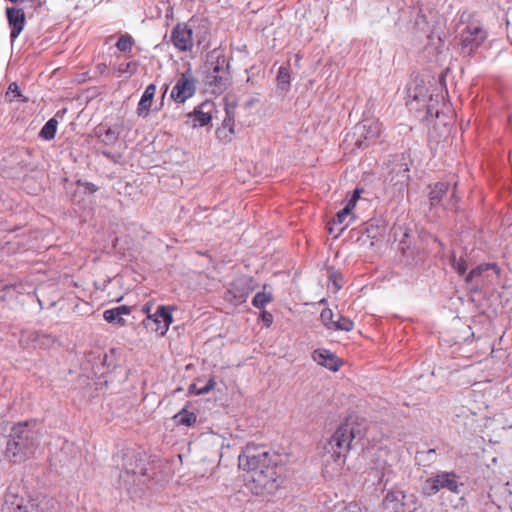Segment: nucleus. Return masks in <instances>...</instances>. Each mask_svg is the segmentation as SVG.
I'll return each instance as SVG.
<instances>
[{
	"label": "nucleus",
	"instance_id": "13",
	"mask_svg": "<svg viewBox=\"0 0 512 512\" xmlns=\"http://www.w3.org/2000/svg\"><path fill=\"white\" fill-rule=\"evenodd\" d=\"M251 289L247 278H239L233 281L225 293L227 301L234 305H240L246 302Z\"/></svg>",
	"mask_w": 512,
	"mask_h": 512
},
{
	"label": "nucleus",
	"instance_id": "51",
	"mask_svg": "<svg viewBox=\"0 0 512 512\" xmlns=\"http://www.w3.org/2000/svg\"><path fill=\"white\" fill-rule=\"evenodd\" d=\"M334 231H335V226H328V232H329V234L334 233Z\"/></svg>",
	"mask_w": 512,
	"mask_h": 512
},
{
	"label": "nucleus",
	"instance_id": "10",
	"mask_svg": "<svg viewBox=\"0 0 512 512\" xmlns=\"http://www.w3.org/2000/svg\"><path fill=\"white\" fill-rule=\"evenodd\" d=\"M193 28L190 23H177L171 31V42L180 52H190L194 47Z\"/></svg>",
	"mask_w": 512,
	"mask_h": 512
},
{
	"label": "nucleus",
	"instance_id": "48",
	"mask_svg": "<svg viewBox=\"0 0 512 512\" xmlns=\"http://www.w3.org/2000/svg\"><path fill=\"white\" fill-rule=\"evenodd\" d=\"M340 229L338 230L337 234L335 235V237H338L344 230L347 226H339Z\"/></svg>",
	"mask_w": 512,
	"mask_h": 512
},
{
	"label": "nucleus",
	"instance_id": "24",
	"mask_svg": "<svg viewBox=\"0 0 512 512\" xmlns=\"http://www.w3.org/2000/svg\"><path fill=\"white\" fill-rule=\"evenodd\" d=\"M449 189V184L446 182H438L434 185L429 193V200L431 206H436L439 203H442L443 196L447 194Z\"/></svg>",
	"mask_w": 512,
	"mask_h": 512
},
{
	"label": "nucleus",
	"instance_id": "38",
	"mask_svg": "<svg viewBox=\"0 0 512 512\" xmlns=\"http://www.w3.org/2000/svg\"><path fill=\"white\" fill-rule=\"evenodd\" d=\"M215 387L214 379H209L208 382L196 391L197 395H203L209 393Z\"/></svg>",
	"mask_w": 512,
	"mask_h": 512
},
{
	"label": "nucleus",
	"instance_id": "36",
	"mask_svg": "<svg viewBox=\"0 0 512 512\" xmlns=\"http://www.w3.org/2000/svg\"><path fill=\"white\" fill-rule=\"evenodd\" d=\"M425 90V87H416L413 94V99L417 101L419 104L422 103L423 105H426L427 98L426 95L423 93Z\"/></svg>",
	"mask_w": 512,
	"mask_h": 512
},
{
	"label": "nucleus",
	"instance_id": "14",
	"mask_svg": "<svg viewBox=\"0 0 512 512\" xmlns=\"http://www.w3.org/2000/svg\"><path fill=\"white\" fill-rule=\"evenodd\" d=\"M215 105L212 101H204L194 108L192 112L187 114V118L191 120L193 127H203L212 120V113Z\"/></svg>",
	"mask_w": 512,
	"mask_h": 512
},
{
	"label": "nucleus",
	"instance_id": "46",
	"mask_svg": "<svg viewBox=\"0 0 512 512\" xmlns=\"http://www.w3.org/2000/svg\"><path fill=\"white\" fill-rule=\"evenodd\" d=\"M417 502L414 505H411L409 509H406V512H422L419 507L416 506Z\"/></svg>",
	"mask_w": 512,
	"mask_h": 512
},
{
	"label": "nucleus",
	"instance_id": "50",
	"mask_svg": "<svg viewBox=\"0 0 512 512\" xmlns=\"http://www.w3.org/2000/svg\"><path fill=\"white\" fill-rule=\"evenodd\" d=\"M432 113H433L432 106L431 105H427V114L432 115Z\"/></svg>",
	"mask_w": 512,
	"mask_h": 512
},
{
	"label": "nucleus",
	"instance_id": "39",
	"mask_svg": "<svg viewBox=\"0 0 512 512\" xmlns=\"http://www.w3.org/2000/svg\"><path fill=\"white\" fill-rule=\"evenodd\" d=\"M102 154L108 158L109 160H111L113 163H120L121 162V154L119 153H112L108 150H104L102 151Z\"/></svg>",
	"mask_w": 512,
	"mask_h": 512
},
{
	"label": "nucleus",
	"instance_id": "16",
	"mask_svg": "<svg viewBox=\"0 0 512 512\" xmlns=\"http://www.w3.org/2000/svg\"><path fill=\"white\" fill-rule=\"evenodd\" d=\"M312 359L318 364L321 365L333 372H336L340 368V361L338 357L327 349H316L312 353Z\"/></svg>",
	"mask_w": 512,
	"mask_h": 512
},
{
	"label": "nucleus",
	"instance_id": "42",
	"mask_svg": "<svg viewBox=\"0 0 512 512\" xmlns=\"http://www.w3.org/2000/svg\"><path fill=\"white\" fill-rule=\"evenodd\" d=\"M375 467L376 469L381 471L382 476H384L386 472L389 471L390 468L389 465L387 464V461L375 463Z\"/></svg>",
	"mask_w": 512,
	"mask_h": 512
},
{
	"label": "nucleus",
	"instance_id": "47",
	"mask_svg": "<svg viewBox=\"0 0 512 512\" xmlns=\"http://www.w3.org/2000/svg\"><path fill=\"white\" fill-rule=\"evenodd\" d=\"M130 471L128 469H125L122 473H120L119 477L120 479H124L126 476H128Z\"/></svg>",
	"mask_w": 512,
	"mask_h": 512
},
{
	"label": "nucleus",
	"instance_id": "15",
	"mask_svg": "<svg viewBox=\"0 0 512 512\" xmlns=\"http://www.w3.org/2000/svg\"><path fill=\"white\" fill-rule=\"evenodd\" d=\"M6 16L9 26L11 27L10 38L11 41L14 42L25 27V14L22 9L7 7Z\"/></svg>",
	"mask_w": 512,
	"mask_h": 512
},
{
	"label": "nucleus",
	"instance_id": "44",
	"mask_svg": "<svg viewBox=\"0 0 512 512\" xmlns=\"http://www.w3.org/2000/svg\"><path fill=\"white\" fill-rule=\"evenodd\" d=\"M262 320L266 326H270L273 322V316L267 311L262 312Z\"/></svg>",
	"mask_w": 512,
	"mask_h": 512
},
{
	"label": "nucleus",
	"instance_id": "5",
	"mask_svg": "<svg viewBox=\"0 0 512 512\" xmlns=\"http://www.w3.org/2000/svg\"><path fill=\"white\" fill-rule=\"evenodd\" d=\"M464 484L460 476L453 471H440L425 480L422 491L428 496L435 495L440 490H447L454 494H460Z\"/></svg>",
	"mask_w": 512,
	"mask_h": 512
},
{
	"label": "nucleus",
	"instance_id": "26",
	"mask_svg": "<svg viewBox=\"0 0 512 512\" xmlns=\"http://www.w3.org/2000/svg\"><path fill=\"white\" fill-rule=\"evenodd\" d=\"M175 421L184 426H191L196 422V415L186 409H182L174 416Z\"/></svg>",
	"mask_w": 512,
	"mask_h": 512
},
{
	"label": "nucleus",
	"instance_id": "27",
	"mask_svg": "<svg viewBox=\"0 0 512 512\" xmlns=\"http://www.w3.org/2000/svg\"><path fill=\"white\" fill-rule=\"evenodd\" d=\"M409 169L405 164L399 165V169L397 171V180L393 183V185L398 187V190L401 191L406 185V182L409 178L408 175Z\"/></svg>",
	"mask_w": 512,
	"mask_h": 512
},
{
	"label": "nucleus",
	"instance_id": "53",
	"mask_svg": "<svg viewBox=\"0 0 512 512\" xmlns=\"http://www.w3.org/2000/svg\"><path fill=\"white\" fill-rule=\"evenodd\" d=\"M393 181H394V178H393V177H391V178L389 179V183H393Z\"/></svg>",
	"mask_w": 512,
	"mask_h": 512
},
{
	"label": "nucleus",
	"instance_id": "19",
	"mask_svg": "<svg viewBox=\"0 0 512 512\" xmlns=\"http://www.w3.org/2000/svg\"><path fill=\"white\" fill-rule=\"evenodd\" d=\"M130 313H131V308L129 306L120 305V306L105 310L103 312V318L108 323L123 326L125 324V320L123 319V316L129 315Z\"/></svg>",
	"mask_w": 512,
	"mask_h": 512
},
{
	"label": "nucleus",
	"instance_id": "37",
	"mask_svg": "<svg viewBox=\"0 0 512 512\" xmlns=\"http://www.w3.org/2000/svg\"><path fill=\"white\" fill-rule=\"evenodd\" d=\"M329 282L333 285L335 291H338L342 288V279L341 276L337 273H332L330 275Z\"/></svg>",
	"mask_w": 512,
	"mask_h": 512
},
{
	"label": "nucleus",
	"instance_id": "34",
	"mask_svg": "<svg viewBox=\"0 0 512 512\" xmlns=\"http://www.w3.org/2000/svg\"><path fill=\"white\" fill-rule=\"evenodd\" d=\"M453 268L459 275H461V276L467 275L466 271L468 269V264L463 257H460L458 260H454Z\"/></svg>",
	"mask_w": 512,
	"mask_h": 512
},
{
	"label": "nucleus",
	"instance_id": "8",
	"mask_svg": "<svg viewBox=\"0 0 512 512\" xmlns=\"http://www.w3.org/2000/svg\"><path fill=\"white\" fill-rule=\"evenodd\" d=\"M416 502L415 494H405L402 490L392 489L386 493L383 499L382 510L383 512H406V509Z\"/></svg>",
	"mask_w": 512,
	"mask_h": 512
},
{
	"label": "nucleus",
	"instance_id": "9",
	"mask_svg": "<svg viewBox=\"0 0 512 512\" xmlns=\"http://www.w3.org/2000/svg\"><path fill=\"white\" fill-rule=\"evenodd\" d=\"M196 92V79L189 68L187 71L182 73L177 79L174 87L172 88L170 97L176 103H184Z\"/></svg>",
	"mask_w": 512,
	"mask_h": 512
},
{
	"label": "nucleus",
	"instance_id": "33",
	"mask_svg": "<svg viewBox=\"0 0 512 512\" xmlns=\"http://www.w3.org/2000/svg\"><path fill=\"white\" fill-rule=\"evenodd\" d=\"M226 129L229 131L230 134L234 133V114L229 108L226 109V116L222 123V129L219 130V132H222Z\"/></svg>",
	"mask_w": 512,
	"mask_h": 512
},
{
	"label": "nucleus",
	"instance_id": "2",
	"mask_svg": "<svg viewBox=\"0 0 512 512\" xmlns=\"http://www.w3.org/2000/svg\"><path fill=\"white\" fill-rule=\"evenodd\" d=\"M5 458L19 463L31 457L40 444V427L35 420L14 424L3 441Z\"/></svg>",
	"mask_w": 512,
	"mask_h": 512
},
{
	"label": "nucleus",
	"instance_id": "49",
	"mask_svg": "<svg viewBox=\"0 0 512 512\" xmlns=\"http://www.w3.org/2000/svg\"><path fill=\"white\" fill-rule=\"evenodd\" d=\"M442 205H443L445 208H452V207L454 206V203L452 202V200H450V201L448 202V204H447V205H445L444 203H443Z\"/></svg>",
	"mask_w": 512,
	"mask_h": 512
},
{
	"label": "nucleus",
	"instance_id": "23",
	"mask_svg": "<svg viewBox=\"0 0 512 512\" xmlns=\"http://www.w3.org/2000/svg\"><path fill=\"white\" fill-rule=\"evenodd\" d=\"M119 134L120 131L118 128L99 127L96 130L97 137L105 145H113L118 140Z\"/></svg>",
	"mask_w": 512,
	"mask_h": 512
},
{
	"label": "nucleus",
	"instance_id": "3",
	"mask_svg": "<svg viewBox=\"0 0 512 512\" xmlns=\"http://www.w3.org/2000/svg\"><path fill=\"white\" fill-rule=\"evenodd\" d=\"M355 432L351 424L343 423L323 446V462L326 467L332 463L333 470L339 471L345 463Z\"/></svg>",
	"mask_w": 512,
	"mask_h": 512
},
{
	"label": "nucleus",
	"instance_id": "7",
	"mask_svg": "<svg viewBox=\"0 0 512 512\" xmlns=\"http://www.w3.org/2000/svg\"><path fill=\"white\" fill-rule=\"evenodd\" d=\"M486 38L487 32L478 21L467 24L460 34L462 52L470 55L482 45Z\"/></svg>",
	"mask_w": 512,
	"mask_h": 512
},
{
	"label": "nucleus",
	"instance_id": "41",
	"mask_svg": "<svg viewBox=\"0 0 512 512\" xmlns=\"http://www.w3.org/2000/svg\"><path fill=\"white\" fill-rule=\"evenodd\" d=\"M13 94V97H20L21 93L16 83H11L8 87L7 95Z\"/></svg>",
	"mask_w": 512,
	"mask_h": 512
},
{
	"label": "nucleus",
	"instance_id": "1",
	"mask_svg": "<svg viewBox=\"0 0 512 512\" xmlns=\"http://www.w3.org/2000/svg\"><path fill=\"white\" fill-rule=\"evenodd\" d=\"M274 455L264 447L246 445L239 455V467L247 472V486L255 495L270 494L277 489Z\"/></svg>",
	"mask_w": 512,
	"mask_h": 512
},
{
	"label": "nucleus",
	"instance_id": "45",
	"mask_svg": "<svg viewBox=\"0 0 512 512\" xmlns=\"http://www.w3.org/2000/svg\"><path fill=\"white\" fill-rule=\"evenodd\" d=\"M359 510L360 509L357 504L350 503L343 508L342 512H359Z\"/></svg>",
	"mask_w": 512,
	"mask_h": 512
},
{
	"label": "nucleus",
	"instance_id": "52",
	"mask_svg": "<svg viewBox=\"0 0 512 512\" xmlns=\"http://www.w3.org/2000/svg\"><path fill=\"white\" fill-rule=\"evenodd\" d=\"M149 310H150V308H149V306H148V305H145V306L143 307V311H144V312L149 313Z\"/></svg>",
	"mask_w": 512,
	"mask_h": 512
},
{
	"label": "nucleus",
	"instance_id": "17",
	"mask_svg": "<svg viewBox=\"0 0 512 512\" xmlns=\"http://www.w3.org/2000/svg\"><path fill=\"white\" fill-rule=\"evenodd\" d=\"M148 318H153L154 322L158 324L157 331L163 335L167 332L170 324L173 321L171 309L169 307L160 305L153 315H148Z\"/></svg>",
	"mask_w": 512,
	"mask_h": 512
},
{
	"label": "nucleus",
	"instance_id": "21",
	"mask_svg": "<svg viewBox=\"0 0 512 512\" xmlns=\"http://www.w3.org/2000/svg\"><path fill=\"white\" fill-rule=\"evenodd\" d=\"M362 192H363V189L356 188L353 191L351 198L347 201L344 208L336 214L337 222L339 224H342L345 221L346 217L351 213V211L355 207L357 201L360 199Z\"/></svg>",
	"mask_w": 512,
	"mask_h": 512
},
{
	"label": "nucleus",
	"instance_id": "12",
	"mask_svg": "<svg viewBox=\"0 0 512 512\" xmlns=\"http://www.w3.org/2000/svg\"><path fill=\"white\" fill-rule=\"evenodd\" d=\"M55 337L37 331H23L20 337V345L23 348L49 349L55 344Z\"/></svg>",
	"mask_w": 512,
	"mask_h": 512
},
{
	"label": "nucleus",
	"instance_id": "31",
	"mask_svg": "<svg viewBox=\"0 0 512 512\" xmlns=\"http://www.w3.org/2000/svg\"><path fill=\"white\" fill-rule=\"evenodd\" d=\"M132 47H133V39L127 33L121 35L116 43V48L121 52H131Z\"/></svg>",
	"mask_w": 512,
	"mask_h": 512
},
{
	"label": "nucleus",
	"instance_id": "18",
	"mask_svg": "<svg viewBox=\"0 0 512 512\" xmlns=\"http://www.w3.org/2000/svg\"><path fill=\"white\" fill-rule=\"evenodd\" d=\"M155 93H156V85L155 84H149L141 98H140V101L138 103V106H137V115L139 117H146L148 116L149 112H150V109H151V106H152V102H153V99H154V96H155Z\"/></svg>",
	"mask_w": 512,
	"mask_h": 512
},
{
	"label": "nucleus",
	"instance_id": "4",
	"mask_svg": "<svg viewBox=\"0 0 512 512\" xmlns=\"http://www.w3.org/2000/svg\"><path fill=\"white\" fill-rule=\"evenodd\" d=\"M226 57L214 50L208 55L206 62L205 84L212 93L221 94L230 86V73Z\"/></svg>",
	"mask_w": 512,
	"mask_h": 512
},
{
	"label": "nucleus",
	"instance_id": "32",
	"mask_svg": "<svg viewBox=\"0 0 512 512\" xmlns=\"http://www.w3.org/2000/svg\"><path fill=\"white\" fill-rule=\"evenodd\" d=\"M334 313L331 309L325 308L321 311L320 319L323 325L330 330H333L335 325Z\"/></svg>",
	"mask_w": 512,
	"mask_h": 512
},
{
	"label": "nucleus",
	"instance_id": "25",
	"mask_svg": "<svg viewBox=\"0 0 512 512\" xmlns=\"http://www.w3.org/2000/svg\"><path fill=\"white\" fill-rule=\"evenodd\" d=\"M58 122L56 119H49L40 131V137L45 140H52L57 131Z\"/></svg>",
	"mask_w": 512,
	"mask_h": 512
},
{
	"label": "nucleus",
	"instance_id": "29",
	"mask_svg": "<svg viewBox=\"0 0 512 512\" xmlns=\"http://www.w3.org/2000/svg\"><path fill=\"white\" fill-rule=\"evenodd\" d=\"M277 83L282 90L287 89L290 85V73L289 70L284 66H281L278 69Z\"/></svg>",
	"mask_w": 512,
	"mask_h": 512
},
{
	"label": "nucleus",
	"instance_id": "30",
	"mask_svg": "<svg viewBox=\"0 0 512 512\" xmlns=\"http://www.w3.org/2000/svg\"><path fill=\"white\" fill-rule=\"evenodd\" d=\"M354 328V323L349 318L339 315L338 319L335 320V325L333 330L335 331H346L349 332Z\"/></svg>",
	"mask_w": 512,
	"mask_h": 512
},
{
	"label": "nucleus",
	"instance_id": "28",
	"mask_svg": "<svg viewBox=\"0 0 512 512\" xmlns=\"http://www.w3.org/2000/svg\"><path fill=\"white\" fill-rule=\"evenodd\" d=\"M271 300L272 295L270 293L258 292L252 299V305L258 309H264Z\"/></svg>",
	"mask_w": 512,
	"mask_h": 512
},
{
	"label": "nucleus",
	"instance_id": "22",
	"mask_svg": "<svg viewBox=\"0 0 512 512\" xmlns=\"http://www.w3.org/2000/svg\"><path fill=\"white\" fill-rule=\"evenodd\" d=\"M362 192H363V189L356 188L353 191L351 198L347 201L344 208L336 214L337 222L339 224H342L345 221L346 217L351 213V211L355 207L357 201L360 199Z\"/></svg>",
	"mask_w": 512,
	"mask_h": 512
},
{
	"label": "nucleus",
	"instance_id": "6",
	"mask_svg": "<svg viewBox=\"0 0 512 512\" xmlns=\"http://www.w3.org/2000/svg\"><path fill=\"white\" fill-rule=\"evenodd\" d=\"M500 275V268L495 263H484L472 269L465 277L467 284L474 283L472 292H482L485 288L492 285Z\"/></svg>",
	"mask_w": 512,
	"mask_h": 512
},
{
	"label": "nucleus",
	"instance_id": "43",
	"mask_svg": "<svg viewBox=\"0 0 512 512\" xmlns=\"http://www.w3.org/2000/svg\"><path fill=\"white\" fill-rule=\"evenodd\" d=\"M418 454L425 455L426 460L432 462L435 460L436 451L435 449H428L426 452H418Z\"/></svg>",
	"mask_w": 512,
	"mask_h": 512
},
{
	"label": "nucleus",
	"instance_id": "11",
	"mask_svg": "<svg viewBox=\"0 0 512 512\" xmlns=\"http://www.w3.org/2000/svg\"><path fill=\"white\" fill-rule=\"evenodd\" d=\"M382 133V124L376 119H365L355 127V134L360 138L356 141L359 148H364L366 143L375 142Z\"/></svg>",
	"mask_w": 512,
	"mask_h": 512
},
{
	"label": "nucleus",
	"instance_id": "20",
	"mask_svg": "<svg viewBox=\"0 0 512 512\" xmlns=\"http://www.w3.org/2000/svg\"><path fill=\"white\" fill-rule=\"evenodd\" d=\"M362 192H363V189L356 188L353 191L351 198L347 201L344 208L336 214L337 222L339 224H342L345 221L346 217L351 213V211L355 207L357 201L360 199Z\"/></svg>",
	"mask_w": 512,
	"mask_h": 512
},
{
	"label": "nucleus",
	"instance_id": "40",
	"mask_svg": "<svg viewBox=\"0 0 512 512\" xmlns=\"http://www.w3.org/2000/svg\"><path fill=\"white\" fill-rule=\"evenodd\" d=\"M77 183H78V185L83 186L85 191H87L90 194H92V193L97 191V186L95 184H93V183L81 182V181H78Z\"/></svg>",
	"mask_w": 512,
	"mask_h": 512
},
{
	"label": "nucleus",
	"instance_id": "35",
	"mask_svg": "<svg viewBox=\"0 0 512 512\" xmlns=\"http://www.w3.org/2000/svg\"><path fill=\"white\" fill-rule=\"evenodd\" d=\"M207 38H208V31H207V29H204L201 35L196 34L197 45L202 50H205V49H207L209 47L208 39Z\"/></svg>",
	"mask_w": 512,
	"mask_h": 512
}]
</instances>
